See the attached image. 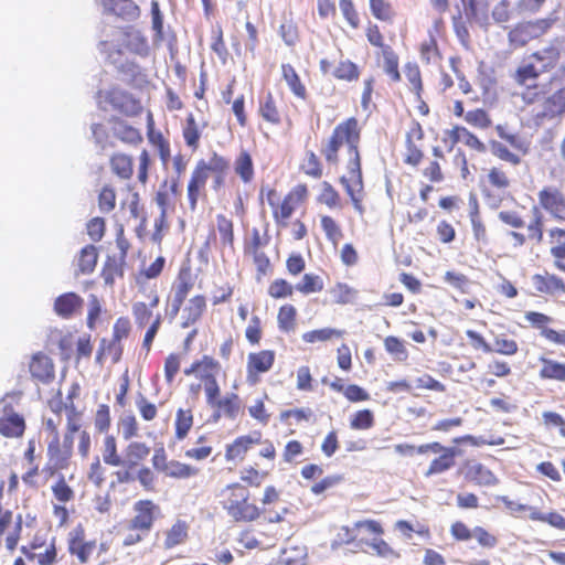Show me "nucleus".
Here are the masks:
<instances>
[{"instance_id": "obj_1", "label": "nucleus", "mask_w": 565, "mask_h": 565, "mask_svg": "<svg viewBox=\"0 0 565 565\" xmlns=\"http://www.w3.org/2000/svg\"><path fill=\"white\" fill-rule=\"evenodd\" d=\"M362 137V126L354 116L340 121L333 128L330 136L324 140L321 147V156L329 167H339L340 150H345L344 169L345 174L339 178L347 195L350 198L353 209L363 214V172L360 143Z\"/></svg>"}, {"instance_id": "obj_2", "label": "nucleus", "mask_w": 565, "mask_h": 565, "mask_svg": "<svg viewBox=\"0 0 565 565\" xmlns=\"http://www.w3.org/2000/svg\"><path fill=\"white\" fill-rule=\"evenodd\" d=\"M537 206L531 210V218L526 225V234L511 231L510 238L514 247H522L527 242L540 245L544 239L545 220L543 211L554 221L565 222V193L557 186L545 185L537 192Z\"/></svg>"}, {"instance_id": "obj_3", "label": "nucleus", "mask_w": 565, "mask_h": 565, "mask_svg": "<svg viewBox=\"0 0 565 565\" xmlns=\"http://www.w3.org/2000/svg\"><path fill=\"white\" fill-rule=\"evenodd\" d=\"M217 502L227 516L236 523H252L263 514L248 488L238 481L222 488L217 493Z\"/></svg>"}, {"instance_id": "obj_4", "label": "nucleus", "mask_w": 565, "mask_h": 565, "mask_svg": "<svg viewBox=\"0 0 565 565\" xmlns=\"http://www.w3.org/2000/svg\"><path fill=\"white\" fill-rule=\"evenodd\" d=\"M344 530L347 533V544H354L362 550L369 546L382 558H401L399 551L395 550L382 537L384 527L380 521L373 519L360 520L354 522L351 527H344Z\"/></svg>"}, {"instance_id": "obj_5", "label": "nucleus", "mask_w": 565, "mask_h": 565, "mask_svg": "<svg viewBox=\"0 0 565 565\" xmlns=\"http://www.w3.org/2000/svg\"><path fill=\"white\" fill-rule=\"evenodd\" d=\"M132 516L124 527L122 545L126 547L141 543L161 518L160 505L151 499H140L132 505Z\"/></svg>"}, {"instance_id": "obj_6", "label": "nucleus", "mask_w": 565, "mask_h": 565, "mask_svg": "<svg viewBox=\"0 0 565 565\" xmlns=\"http://www.w3.org/2000/svg\"><path fill=\"white\" fill-rule=\"evenodd\" d=\"M309 199V188L306 183L292 186L282 198L276 189H269L266 200L271 210V217L277 228L284 230L290 226L291 216L305 206Z\"/></svg>"}, {"instance_id": "obj_7", "label": "nucleus", "mask_w": 565, "mask_h": 565, "mask_svg": "<svg viewBox=\"0 0 565 565\" xmlns=\"http://www.w3.org/2000/svg\"><path fill=\"white\" fill-rule=\"evenodd\" d=\"M514 183L515 179L509 169L503 164L492 166L480 180L481 196L488 206L498 209L512 198Z\"/></svg>"}, {"instance_id": "obj_8", "label": "nucleus", "mask_w": 565, "mask_h": 565, "mask_svg": "<svg viewBox=\"0 0 565 565\" xmlns=\"http://www.w3.org/2000/svg\"><path fill=\"white\" fill-rule=\"evenodd\" d=\"M222 364L214 356L204 354L194 360L183 370L185 376H193L199 380L198 384L190 385V392L199 393L201 387L204 390L205 397L221 387L217 376L222 373Z\"/></svg>"}, {"instance_id": "obj_9", "label": "nucleus", "mask_w": 565, "mask_h": 565, "mask_svg": "<svg viewBox=\"0 0 565 565\" xmlns=\"http://www.w3.org/2000/svg\"><path fill=\"white\" fill-rule=\"evenodd\" d=\"M495 131L499 138L507 141L514 150L511 151L505 145L499 141H491V152L492 154L501 160L510 163L513 167L521 164L522 156L529 153V142L525 141L520 135L512 134L507 130V128L502 125L495 126Z\"/></svg>"}, {"instance_id": "obj_10", "label": "nucleus", "mask_w": 565, "mask_h": 565, "mask_svg": "<svg viewBox=\"0 0 565 565\" xmlns=\"http://www.w3.org/2000/svg\"><path fill=\"white\" fill-rule=\"evenodd\" d=\"M557 18H542L514 24L508 32V43L512 50L525 46L532 40L543 36L556 22Z\"/></svg>"}, {"instance_id": "obj_11", "label": "nucleus", "mask_w": 565, "mask_h": 565, "mask_svg": "<svg viewBox=\"0 0 565 565\" xmlns=\"http://www.w3.org/2000/svg\"><path fill=\"white\" fill-rule=\"evenodd\" d=\"M151 454L150 446L140 440H130L122 450L121 468L115 476L119 483H129L135 481L134 471L143 465Z\"/></svg>"}, {"instance_id": "obj_12", "label": "nucleus", "mask_w": 565, "mask_h": 565, "mask_svg": "<svg viewBox=\"0 0 565 565\" xmlns=\"http://www.w3.org/2000/svg\"><path fill=\"white\" fill-rule=\"evenodd\" d=\"M420 455H437L424 471L426 478L440 476L451 470L457 462L459 450L456 447L445 446L439 441L422 444Z\"/></svg>"}, {"instance_id": "obj_13", "label": "nucleus", "mask_w": 565, "mask_h": 565, "mask_svg": "<svg viewBox=\"0 0 565 565\" xmlns=\"http://www.w3.org/2000/svg\"><path fill=\"white\" fill-rule=\"evenodd\" d=\"M74 444L63 438H52L46 448V462L43 473L46 478H53L61 471L68 469L73 457Z\"/></svg>"}, {"instance_id": "obj_14", "label": "nucleus", "mask_w": 565, "mask_h": 565, "mask_svg": "<svg viewBox=\"0 0 565 565\" xmlns=\"http://www.w3.org/2000/svg\"><path fill=\"white\" fill-rule=\"evenodd\" d=\"M67 552L75 557L79 565L87 564L97 547L99 552L107 551L106 544L97 545L96 540H88L86 530L82 524H77L67 535Z\"/></svg>"}, {"instance_id": "obj_15", "label": "nucleus", "mask_w": 565, "mask_h": 565, "mask_svg": "<svg viewBox=\"0 0 565 565\" xmlns=\"http://www.w3.org/2000/svg\"><path fill=\"white\" fill-rule=\"evenodd\" d=\"M194 287V276L190 266L180 267L171 286L172 296L169 299L167 315L173 320L179 315L185 299Z\"/></svg>"}, {"instance_id": "obj_16", "label": "nucleus", "mask_w": 565, "mask_h": 565, "mask_svg": "<svg viewBox=\"0 0 565 565\" xmlns=\"http://www.w3.org/2000/svg\"><path fill=\"white\" fill-rule=\"evenodd\" d=\"M276 362V352L270 349L253 351L247 354L245 380L249 386L260 383L262 376L268 373Z\"/></svg>"}, {"instance_id": "obj_17", "label": "nucleus", "mask_w": 565, "mask_h": 565, "mask_svg": "<svg viewBox=\"0 0 565 565\" xmlns=\"http://www.w3.org/2000/svg\"><path fill=\"white\" fill-rule=\"evenodd\" d=\"M541 74L543 73L533 62H523L512 75L514 83L523 87L522 98L527 104L535 102L541 95L536 83Z\"/></svg>"}, {"instance_id": "obj_18", "label": "nucleus", "mask_w": 565, "mask_h": 565, "mask_svg": "<svg viewBox=\"0 0 565 565\" xmlns=\"http://www.w3.org/2000/svg\"><path fill=\"white\" fill-rule=\"evenodd\" d=\"M205 160L196 161L186 183L188 209L194 213L200 201L207 200Z\"/></svg>"}, {"instance_id": "obj_19", "label": "nucleus", "mask_w": 565, "mask_h": 565, "mask_svg": "<svg viewBox=\"0 0 565 565\" xmlns=\"http://www.w3.org/2000/svg\"><path fill=\"white\" fill-rule=\"evenodd\" d=\"M215 392L205 397L206 404L213 409V417L215 419L221 417L236 419L242 412V398L239 395L232 392L221 397V387Z\"/></svg>"}, {"instance_id": "obj_20", "label": "nucleus", "mask_w": 565, "mask_h": 565, "mask_svg": "<svg viewBox=\"0 0 565 565\" xmlns=\"http://www.w3.org/2000/svg\"><path fill=\"white\" fill-rule=\"evenodd\" d=\"M282 99H277L271 92H267L258 100L257 111L259 117L274 127L280 126L284 122L291 127L292 120L282 106Z\"/></svg>"}, {"instance_id": "obj_21", "label": "nucleus", "mask_w": 565, "mask_h": 565, "mask_svg": "<svg viewBox=\"0 0 565 565\" xmlns=\"http://www.w3.org/2000/svg\"><path fill=\"white\" fill-rule=\"evenodd\" d=\"M565 115V86L544 98L541 109L532 115V122L541 127Z\"/></svg>"}, {"instance_id": "obj_22", "label": "nucleus", "mask_w": 565, "mask_h": 565, "mask_svg": "<svg viewBox=\"0 0 565 565\" xmlns=\"http://www.w3.org/2000/svg\"><path fill=\"white\" fill-rule=\"evenodd\" d=\"M319 70L323 75H330L333 79L344 83H355L361 77V67L350 58H340L333 64L328 58L319 61Z\"/></svg>"}, {"instance_id": "obj_23", "label": "nucleus", "mask_w": 565, "mask_h": 565, "mask_svg": "<svg viewBox=\"0 0 565 565\" xmlns=\"http://www.w3.org/2000/svg\"><path fill=\"white\" fill-rule=\"evenodd\" d=\"M262 433L258 430L252 434L239 435L225 446L224 459L228 463L239 465L244 462L248 452L260 444Z\"/></svg>"}, {"instance_id": "obj_24", "label": "nucleus", "mask_w": 565, "mask_h": 565, "mask_svg": "<svg viewBox=\"0 0 565 565\" xmlns=\"http://www.w3.org/2000/svg\"><path fill=\"white\" fill-rule=\"evenodd\" d=\"M424 136L425 134L422 125L416 120L412 121L405 136V153L403 157L405 164L416 168L422 163L425 157L422 143Z\"/></svg>"}, {"instance_id": "obj_25", "label": "nucleus", "mask_w": 565, "mask_h": 565, "mask_svg": "<svg viewBox=\"0 0 565 565\" xmlns=\"http://www.w3.org/2000/svg\"><path fill=\"white\" fill-rule=\"evenodd\" d=\"M524 319L547 342L565 348V329L556 330L550 327L553 318L539 311H526Z\"/></svg>"}, {"instance_id": "obj_26", "label": "nucleus", "mask_w": 565, "mask_h": 565, "mask_svg": "<svg viewBox=\"0 0 565 565\" xmlns=\"http://www.w3.org/2000/svg\"><path fill=\"white\" fill-rule=\"evenodd\" d=\"M108 130L114 139L128 147L137 148L143 142L140 128L135 127L126 119L118 116H111L108 119Z\"/></svg>"}, {"instance_id": "obj_27", "label": "nucleus", "mask_w": 565, "mask_h": 565, "mask_svg": "<svg viewBox=\"0 0 565 565\" xmlns=\"http://www.w3.org/2000/svg\"><path fill=\"white\" fill-rule=\"evenodd\" d=\"M106 99L115 110L127 117H137L143 110L141 102L138 98L118 87L110 88L107 92Z\"/></svg>"}, {"instance_id": "obj_28", "label": "nucleus", "mask_w": 565, "mask_h": 565, "mask_svg": "<svg viewBox=\"0 0 565 565\" xmlns=\"http://www.w3.org/2000/svg\"><path fill=\"white\" fill-rule=\"evenodd\" d=\"M103 14L132 22L140 18V7L134 0H99Z\"/></svg>"}, {"instance_id": "obj_29", "label": "nucleus", "mask_w": 565, "mask_h": 565, "mask_svg": "<svg viewBox=\"0 0 565 565\" xmlns=\"http://www.w3.org/2000/svg\"><path fill=\"white\" fill-rule=\"evenodd\" d=\"M462 470L465 479L476 486L493 487L499 483L495 473L475 459H467L462 465Z\"/></svg>"}, {"instance_id": "obj_30", "label": "nucleus", "mask_w": 565, "mask_h": 565, "mask_svg": "<svg viewBox=\"0 0 565 565\" xmlns=\"http://www.w3.org/2000/svg\"><path fill=\"white\" fill-rule=\"evenodd\" d=\"M216 227L210 233L206 245L211 242L214 244L217 243L218 235V246L222 250L228 249L230 252L235 250V233H234V223L233 221L224 214H217L215 217Z\"/></svg>"}, {"instance_id": "obj_31", "label": "nucleus", "mask_w": 565, "mask_h": 565, "mask_svg": "<svg viewBox=\"0 0 565 565\" xmlns=\"http://www.w3.org/2000/svg\"><path fill=\"white\" fill-rule=\"evenodd\" d=\"M194 426V413L191 407H179L173 419V435L169 440V447H174L188 439Z\"/></svg>"}, {"instance_id": "obj_32", "label": "nucleus", "mask_w": 565, "mask_h": 565, "mask_svg": "<svg viewBox=\"0 0 565 565\" xmlns=\"http://www.w3.org/2000/svg\"><path fill=\"white\" fill-rule=\"evenodd\" d=\"M29 371L32 379L42 384L51 383L55 377V366L52 359L43 352H36L31 356Z\"/></svg>"}, {"instance_id": "obj_33", "label": "nucleus", "mask_w": 565, "mask_h": 565, "mask_svg": "<svg viewBox=\"0 0 565 565\" xmlns=\"http://www.w3.org/2000/svg\"><path fill=\"white\" fill-rule=\"evenodd\" d=\"M206 178L212 175V189L217 192L225 186V179L230 170V160L213 152L209 161L205 160Z\"/></svg>"}, {"instance_id": "obj_34", "label": "nucleus", "mask_w": 565, "mask_h": 565, "mask_svg": "<svg viewBox=\"0 0 565 565\" xmlns=\"http://www.w3.org/2000/svg\"><path fill=\"white\" fill-rule=\"evenodd\" d=\"M532 285L537 295L556 296L565 294L564 280L547 271L533 275Z\"/></svg>"}, {"instance_id": "obj_35", "label": "nucleus", "mask_w": 565, "mask_h": 565, "mask_svg": "<svg viewBox=\"0 0 565 565\" xmlns=\"http://www.w3.org/2000/svg\"><path fill=\"white\" fill-rule=\"evenodd\" d=\"M207 308V299L204 295L192 296L182 309L181 326L189 328L202 319Z\"/></svg>"}, {"instance_id": "obj_36", "label": "nucleus", "mask_w": 565, "mask_h": 565, "mask_svg": "<svg viewBox=\"0 0 565 565\" xmlns=\"http://www.w3.org/2000/svg\"><path fill=\"white\" fill-rule=\"evenodd\" d=\"M147 138L158 150L160 160L167 163L171 157L170 142L164 138L161 131L156 130V122L151 111L147 114Z\"/></svg>"}, {"instance_id": "obj_37", "label": "nucleus", "mask_w": 565, "mask_h": 565, "mask_svg": "<svg viewBox=\"0 0 565 565\" xmlns=\"http://www.w3.org/2000/svg\"><path fill=\"white\" fill-rule=\"evenodd\" d=\"M539 377L546 382L565 383V362L541 355Z\"/></svg>"}, {"instance_id": "obj_38", "label": "nucleus", "mask_w": 565, "mask_h": 565, "mask_svg": "<svg viewBox=\"0 0 565 565\" xmlns=\"http://www.w3.org/2000/svg\"><path fill=\"white\" fill-rule=\"evenodd\" d=\"M234 173L244 184H249L255 179V166L248 150L242 149L234 159Z\"/></svg>"}, {"instance_id": "obj_39", "label": "nucleus", "mask_w": 565, "mask_h": 565, "mask_svg": "<svg viewBox=\"0 0 565 565\" xmlns=\"http://www.w3.org/2000/svg\"><path fill=\"white\" fill-rule=\"evenodd\" d=\"M561 58V49L552 43L551 45L535 51L530 55V60L540 64L542 73H547L556 67Z\"/></svg>"}, {"instance_id": "obj_40", "label": "nucleus", "mask_w": 565, "mask_h": 565, "mask_svg": "<svg viewBox=\"0 0 565 565\" xmlns=\"http://www.w3.org/2000/svg\"><path fill=\"white\" fill-rule=\"evenodd\" d=\"M82 306L83 299L77 294L65 292L55 299L54 311L58 317L70 319Z\"/></svg>"}, {"instance_id": "obj_41", "label": "nucleus", "mask_w": 565, "mask_h": 565, "mask_svg": "<svg viewBox=\"0 0 565 565\" xmlns=\"http://www.w3.org/2000/svg\"><path fill=\"white\" fill-rule=\"evenodd\" d=\"M281 76L295 97L301 100H306L308 98L307 87L291 64H281Z\"/></svg>"}, {"instance_id": "obj_42", "label": "nucleus", "mask_w": 565, "mask_h": 565, "mask_svg": "<svg viewBox=\"0 0 565 565\" xmlns=\"http://www.w3.org/2000/svg\"><path fill=\"white\" fill-rule=\"evenodd\" d=\"M280 500V493L274 486H267L264 489L263 498H262V515H265V519L269 523H279L284 520V514L287 513V509L284 508L282 512H274L269 509L270 504L277 503Z\"/></svg>"}, {"instance_id": "obj_43", "label": "nucleus", "mask_w": 565, "mask_h": 565, "mask_svg": "<svg viewBox=\"0 0 565 565\" xmlns=\"http://www.w3.org/2000/svg\"><path fill=\"white\" fill-rule=\"evenodd\" d=\"M299 171L312 180H320L324 175L323 162L313 150H306L299 163Z\"/></svg>"}, {"instance_id": "obj_44", "label": "nucleus", "mask_w": 565, "mask_h": 565, "mask_svg": "<svg viewBox=\"0 0 565 565\" xmlns=\"http://www.w3.org/2000/svg\"><path fill=\"white\" fill-rule=\"evenodd\" d=\"M99 451L105 465L117 468L121 466L122 454L119 452L118 440L114 434L104 435Z\"/></svg>"}, {"instance_id": "obj_45", "label": "nucleus", "mask_w": 565, "mask_h": 565, "mask_svg": "<svg viewBox=\"0 0 565 565\" xmlns=\"http://www.w3.org/2000/svg\"><path fill=\"white\" fill-rule=\"evenodd\" d=\"M111 172L121 180H130L134 175V158L126 152H115L109 158Z\"/></svg>"}, {"instance_id": "obj_46", "label": "nucleus", "mask_w": 565, "mask_h": 565, "mask_svg": "<svg viewBox=\"0 0 565 565\" xmlns=\"http://www.w3.org/2000/svg\"><path fill=\"white\" fill-rule=\"evenodd\" d=\"M25 420L23 416L11 412L0 417V434L7 438H19L24 434Z\"/></svg>"}, {"instance_id": "obj_47", "label": "nucleus", "mask_w": 565, "mask_h": 565, "mask_svg": "<svg viewBox=\"0 0 565 565\" xmlns=\"http://www.w3.org/2000/svg\"><path fill=\"white\" fill-rule=\"evenodd\" d=\"M190 525L185 520L178 519L164 533L163 546L171 550L184 544L189 537Z\"/></svg>"}, {"instance_id": "obj_48", "label": "nucleus", "mask_w": 565, "mask_h": 565, "mask_svg": "<svg viewBox=\"0 0 565 565\" xmlns=\"http://www.w3.org/2000/svg\"><path fill=\"white\" fill-rule=\"evenodd\" d=\"M124 345L122 342L110 339H102L96 353V361L102 364L105 360H110L113 363H118L122 356Z\"/></svg>"}, {"instance_id": "obj_49", "label": "nucleus", "mask_w": 565, "mask_h": 565, "mask_svg": "<svg viewBox=\"0 0 565 565\" xmlns=\"http://www.w3.org/2000/svg\"><path fill=\"white\" fill-rule=\"evenodd\" d=\"M126 259L117 256H107L100 276L104 279L105 285L114 286L117 279L124 277V268H125Z\"/></svg>"}, {"instance_id": "obj_50", "label": "nucleus", "mask_w": 565, "mask_h": 565, "mask_svg": "<svg viewBox=\"0 0 565 565\" xmlns=\"http://www.w3.org/2000/svg\"><path fill=\"white\" fill-rule=\"evenodd\" d=\"M403 72L409 92L414 94L415 100H420V95L424 92V82L419 65L416 62H406Z\"/></svg>"}, {"instance_id": "obj_51", "label": "nucleus", "mask_w": 565, "mask_h": 565, "mask_svg": "<svg viewBox=\"0 0 565 565\" xmlns=\"http://www.w3.org/2000/svg\"><path fill=\"white\" fill-rule=\"evenodd\" d=\"M433 154L435 159L430 160L422 168L420 173L429 183H441L445 180V174L440 160H445V156L439 147H434Z\"/></svg>"}, {"instance_id": "obj_52", "label": "nucleus", "mask_w": 565, "mask_h": 565, "mask_svg": "<svg viewBox=\"0 0 565 565\" xmlns=\"http://www.w3.org/2000/svg\"><path fill=\"white\" fill-rule=\"evenodd\" d=\"M98 249L96 246L89 244L84 246L77 256V270L76 275H89L97 265Z\"/></svg>"}, {"instance_id": "obj_53", "label": "nucleus", "mask_w": 565, "mask_h": 565, "mask_svg": "<svg viewBox=\"0 0 565 565\" xmlns=\"http://www.w3.org/2000/svg\"><path fill=\"white\" fill-rule=\"evenodd\" d=\"M316 201L330 210H340L343 206L340 192L329 181L321 182Z\"/></svg>"}, {"instance_id": "obj_54", "label": "nucleus", "mask_w": 565, "mask_h": 565, "mask_svg": "<svg viewBox=\"0 0 565 565\" xmlns=\"http://www.w3.org/2000/svg\"><path fill=\"white\" fill-rule=\"evenodd\" d=\"M159 295L154 291L150 302L147 305L142 301H137L131 307V312L135 319L136 324L139 328L146 327L152 318V309L158 307L159 305Z\"/></svg>"}, {"instance_id": "obj_55", "label": "nucleus", "mask_w": 565, "mask_h": 565, "mask_svg": "<svg viewBox=\"0 0 565 565\" xmlns=\"http://www.w3.org/2000/svg\"><path fill=\"white\" fill-rule=\"evenodd\" d=\"M369 9L372 17L384 23H393L397 12L392 0H369Z\"/></svg>"}, {"instance_id": "obj_56", "label": "nucleus", "mask_w": 565, "mask_h": 565, "mask_svg": "<svg viewBox=\"0 0 565 565\" xmlns=\"http://www.w3.org/2000/svg\"><path fill=\"white\" fill-rule=\"evenodd\" d=\"M199 473V468L180 460L171 459L162 475L170 479L185 480L196 477Z\"/></svg>"}, {"instance_id": "obj_57", "label": "nucleus", "mask_w": 565, "mask_h": 565, "mask_svg": "<svg viewBox=\"0 0 565 565\" xmlns=\"http://www.w3.org/2000/svg\"><path fill=\"white\" fill-rule=\"evenodd\" d=\"M121 32L124 36L121 46L125 50L138 54L147 50V40L138 30L132 26H125Z\"/></svg>"}, {"instance_id": "obj_58", "label": "nucleus", "mask_w": 565, "mask_h": 565, "mask_svg": "<svg viewBox=\"0 0 565 565\" xmlns=\"http://www.w3.org/2000/svg\"><path fill=\"white\" fill-rule=\"evenodd\" d=\"M550 254L555 262L565 259V228L554 226L547 231Z\"/></svg>"}, {"instance_id": "obj_59", "label": "nucleus", "mask_w": 565, "mask_h": 565, "mask_svg": "<svg viewBox=\"0 0 565 565\" xmlns=\"http://www.w3.org/2000/svg\"><path fill=\"white\" fill-rule=\"evenodd\" d=\"M383 57V71L393 83L401 82L399 56L392 46L381 51Z\"/></svg>"}, {"instance_id": "obj_60", "label": "nucleus", "mask_w": 565, "mask_h": 565, "mask_svg": "<svg viewBox=\"0 0 565 565\" xmlns=\"http://www.w3.org/2000/svg\"><path fill=\"white\" fill-rule=\"evenodd\" d=\"M182 136L185 145L196 151L200 147L201 129L193 114H189L182 128Z\"/></svg>"}, {"instance_id": "obj_61", "label": "nucleus", "mask_w": 565, "mask_h": 565, "mask_svg": "<svg viewBox=\"0 0 565 565\" xmlns=\"http://www.w3.org/2000/svg\"><path fill=\"white\" fill-rule=\"evenodd\" d=\"M529 519L534 522L546 523L558 531L565 532V516L557 511L545 513L540 509H532Z\"/></svg>"}, {"instance_id": "obj_62", "label": "nucleus", "mask_w": 565, "mask_h": 565, "mask_svg": "<svg viewBox=\"0 0 565 565\" xmlns=\"http://www.w3.org/2000/svg\"><path fill=\"white\" fill-rule=\"evenodd\" d=\"M420 60L429 65L437 64L443 60V53L439 49L438 41L434 39L424 40L418 47Z\"/></svg>"}, {"instance_id": "obj_63", "label": "nucleus", "mask_w": 565, "mask_h": 565, "mask_svg": "<svg viewBox=\"0 0 565 565\" xmlns=\"http://www.w3.org/2000/svg\"><path fill=\"white\" fill-rule=\"evenodd\" d=\"M281 565H306L307 551L305 546L287 545L281 551L279 558Z\"/></svg>"}, {"instance_id": "obj_64", "label": "nucleus", "mask_w": 565, "mask_h": 565, "mask_svg": "<svg viewBox=\"0 0 565 565\" xmlns=\"http://www.w3.org/2000/svg\"><path fill=\"white\" fill-rule=\"evenodd\" d=\"M542 424L546 430L556 431L559 437L565 439V417L555 411H545L542 413Z\"/></svg>"}]
</instances>
